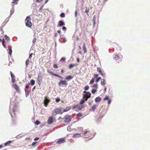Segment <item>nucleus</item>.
<instances>
[{
    "instance_id": "obj_56",
    "label": "nucleus",
    "mask_w": 150,
    "mask_h": 150,
    "mask_svg": "<svg viewBox=\"0 0 150 150\" xmlns=\"http://www.w3.org/2000/svg\"><path fill=\"white\" fill-rule=\"evenodd\" d=\"M36 143H37V142H34L32 143V146H34L36 144Z\"/></svg>"
},
{
    "instance_id": "obj_42",
    "label": "nucleus",
    "mask_w": 150,
    "mask_h": 150,
    "mask_svg": "<svg viewBox=\"0 0 150 150\" xmlns=\"http://www.w3.org/2000/svg\"><path fill=\"white\" fill-rule=\"evenodd\" d=\"M101 78L100 77H98V78H97L96 80V81L97 82H98L100 79H101Z\"/></svg>"
},
{
    "instance_id": "obj_34",
    "label": "nucleus",
    "mask_w": 150,
    "mask_h": 150,
    "mask_svg": "<svg viewBox=\"0 0 150 150\" xmlns=\"http://www.w3.org/2000/svg\"><path fill=\"white\" fill-rule=\"evenodd\" d=\"M60 16L61 18H64L65 17V14L63 13H61Z\"/></svg>"
},
{
    "instance_id": "obj_39",
    "label": "nucleus",
    "mask_w": 150,
    "mask_h": 150,
    "mask_svg": "<svg viewBox=\"0 0 150 150\" xmlns=\"http://www.w3.org/2000/svg\"><path fill=\"white\" fill-rule=\"evenodd\" d=\"M89 86H87L85 87L84 89L85 91H87L89 89Z\"/></svg>"
},
{
    "instance_id": "obj_30",
    "label": "nucleus",
    "mask_w": 150,
    "mask_h": 150,
    "mask_svg": "<svg viewBox=\"0 0 150 150\" xmlns=\"http://www.w3.org/2000/svg\"><path fill=\"white\" fill-rule=\"evenodd\" d=\"M76 65L75 64H71L69 65V67L70 69H71Z\"/></svg>"
},
{
    "instance_id": "obj_3",
    "label": "nucleus",
    "mask_w": 150,
    "mask_h": 150,
    "mask_svg": "<svg viewBox=\"0 0 150 150\" xmlns=\"http://www.w3.org/2000/svg\"><path fill=\"white\" fill-rule=\"evenodd\" d=\"M64 120V122L67 123H69L72 120L70 115H66L63 118Z\"/></svg>"
},
{
    "instance_id": "obj_64",
    "label": "nucleus",
    "mask_w": 150,
    "mask_h": 150,
    "mask_svg": "<svg viewBox=\"0 0 150 150\" xmlns=\"http://www.w3.org/2000/svg\"><path fill=\"white\" fill-rule=\"evenodd\" d=\"M43 5H42L40 8V9H39L40 11H41V10L42 8V7H43Z\"/></svg>"
},
{
    "instance_id": "obj_24",
    "label": "nucleus",
    "mask_w": 150,
    "mask_h": 150,
    "mask_svg": "<svg viewBox=\"0 0 150 150\" xmlns=\"http://www.w3.org/2000/svg\"><path fill=\"white\" fill-rule=\"evenodd\" d=\"M77 108L79 110H81L83 107V105H77Z\"/></svg>"
},
{
    "instance_id": "obj_41",
    "label": "nucleus",
    "mask_w": 150,
    "mask_h": 150,
    "mask_svg": "<svg viewBox=\"0 0 150 150\" xmlns=\"http://www.w3.org/2000/svg\"><path fill=\"white\" fill-rule=\"evenodd\" d=\"M60 100V99L59 98H57L56 99V102L57 103L59 102Z\"/></svg>"
},
{
    "instance_id": "obj_17",
    "label": "nucleus",
    "mask_w": 150,
    "mask_h": 150,
    "mask_svg": "<svg viewBox=\"0 0 150 150\" xmlns=\"http://www.w3.org/2000/svg\"><path fill=\"white\" fill-rule=\"evenodd\" d=\"M101 100V98L99 97L96 98L95 99V101L96 102H99Z\"/></svg>"
},
{
    "instance_id": "obj_48",
    "label": "nucleus",
    "mask_w": 150,
    "mask_h": 150,
    "mask_svg": "<svg viewBox=\"0 0 150 150\" xmlns=\"http://www.w3.org/2000/svg\"><path fill=\"white\" fill-rule=\"evenodd\" d=\"M62 30L65 31L66 30H67V29H66V27H65V26H63V27L62 28Z\"/></svg>"
},
{
    "instance_id": "obj_54",
    "label": "nucleus",
    "mask_w": 150,
    "mask_h": 150,
    "mask_svg": "<svg viewBox=\"0 0 150 150\" xmlns=\"http://www.w3.org/2000/svg\"><path fill=\"white\" fill-rule=\"evenodd\" d=\"M98 76V74H95L94 75V77L95 78H97V77Z\"/></svg>"
},
{
    "instance_id": "obj_7",
    "label": "nucleus",
    "mask_w": 150,
    "mask_h": 150,
    "mask_svg": "<svg viewBox=\"0 0 150 150\" xmlns=\"http://www.w3.org/2000/svg\"><path fill=\"white\" fill-rule=\"evenodd\" d=\"M50 102V100L46 97H45L44 102V103L46 107L47 106Z\"/></svg>"
},
{
    "instance_id": "obj_15",
    "label": "nucleus",
    "mask_w": 150,
    "mask_h": 150,
    "mask_svg": "<svg viewBox=\"0 0 150 150\" xmlns=\"http://www.w3.org/2000/svg\"><path fill=\"white\" fill-rule=\"evenodd\" d=\"M96 107H97V105H95V104L93 105V106H92V107L91 108V109L92 111L93 112L96 109Z\"/></svg>"
},
{
    "instance_id": "obj_4",
    "label": "nucleus",
    "mask_w": 150,
    "mask_h": 150,
    "mask_svg": "<svg viewBox=\"0 0 150 150\" xmlns=\"http://www.w3.org/2000/svg\"><path fill=\"white\" fill-rule=\"evenodd\" d=\"M42 77L41 75L39 74L37 78L38 83L39 85H40L41 83Z\"/></svg>"
},
{
    "instance_id": "obj_8",
    "label": "nucleus",
    "mask_w": 150,
    "mask_h": 150,
    "mask_svg": "<svg viewBox=\"0 0 150 150\" xmlns=\"http://www.w3.org/2000/svg\"><path fill=\"white\" fill-rule=\"evenodd\" d=\"M61 110L62 109L61 108H57L54 109V111L57 114H58L60 113L62 114L63 113V112H61Z\"/></svg>"
},
{
    "instance_id": "obj_25",
    "label": "nucleus",
    "mask_w": 150,
    "mask_h": 150,
    "mask_svg": "<svg viewBox=\"0 0 150 150\" xmlns=\"http://www.w3.org/2000/svg\"><path fill=\"white\" fill-rule=\"evenodd\" d=\"M14 8L13 7L12 8H11V9L10 11L11 13L10 14V15L11 16L12 15V14L14 13Z\"/></svg>"
},
{
    "instance_id": "obj_44",
    "label": "nucleus",
    "mask_w": 150,
    "mask_h": 150,
    "mask_svg": "<svg viewBox=\"0 0 150 150\" xmlns=\"http://www.w3.org/2000/svg\"><path fill=\"white\" fill-rule=\"evenodd\" d=\"M109 99V98L107 96H106V97L104 98L103 100H108Z\"/></svg>"
},
{
    "instance_id": "obj_60",
    "label": "nucleus",
    "mask_w": 150,
    "mask_h": 150,
    "mask_svg": "<svg viewBox=\"0 0 150 150\" xmlns=\"http://www.w3.org/2000/svg\"><path fill=\"white\" fill-rule=\"evenodd\" d=\"M75 17H76L77 16V11L76 10L75 12Z\"/></svg>"
},
{
    "instance_id": "obj_50",
    "label": "nucleus",
    "mask_w": 150,
    "mask_h": 150,
    "mask_svg": "<svg viewBox=\"0 0 150 150\" xmlns=\"http://www.w3.org/2000/svg\"><path fill=\"white\" fill-rule=\"evenodd\" d=\"M30 84V83H29L28 84L26 85L25 86V88L26 89H28L29 87V85Z\"/></svg>"
},
{
    "instance_id": "obj_37",
    "label": "nucleus",
    "mask_w": 150,
    "mask_h": 150,
    "mask_svg": "<svg viewBox=\"0 0 150 150\" xmlns=\"http://www.w3.org/2000/svg\"><path fill=\"white\" fill-rule=\"evenodd\" d=\"M61 39L63 40V42H65L66 41V38L65 37H62L61 38Z\"/></svg>"
},
{
    "instance_id": "obj_16",
    "label": "nucleus",
    "mask_w": 150,
    "mask_h": 150,
    "mask_svg": "<svg viewBox=\"0 0 150 150\" xmlns=\"http://www.w3.org/2000/svg\"><path fill=\"white\" fill-rule=\"evenodd\" d=\"M83 50L84 51V53H86L87 52L85 46V43H83Z\"/></svg>"
},
{
    "instance_id": "obj_46",
    "label": "nucleus",
    "mask_w": 150,
    "mask_h": 150,
    "mask_svg": "<svg viewBox=\"0 0 150 150\" xmlns=\"http://www.w3.org/2000/svg\"><path fill=\"white\" fill-rule=\"evenodd\" d=\"M9 19H10L9 18H8L6 19L5 21V23H7V22L8 21Z\"/></svg>"
},
{
    "instance_id": "obj_11",
    "label": "nucleus",
    "mask_w": 150,
    "mask_h": 150,
    "mask_svg": "<svg viewBox=\"0 0 150 150\" xmlns=\"http://www.w3.org/2000/svg\"><path fill=\"white\" fill-rule=\"evenodd\" d=\"M53 117L52 116L49 117L48 120V123L49 124H51L53 122Z\"/></svg>"
},
{
    "instance_id": "obj_63",
    "label": "nucleus",
    "mask_w": 150,
    "mask_h": 150,
    "mask_svg": "<svg viewBox=\"0 0 150 150\" xmlns=\"http://www.w3.org/2000/svg\"><path fill=\"white\" fill-rule=\"evenodd\" d=\"M77 105H75L74 106H73V109H75V108H77Z\"/></svg>"
},
{
    "instance_id": "obj_45",
    "label": "nucleus",
    "mask_w": 150,
    "mask_h": 150,
    "mask_svg": "<svg viewBox=\"0 0 150 150\" xmlns=\"http://www.w3.org/2000/svg\"><path fill=\"white\" fill-rule=\"evenodd\" d=\"M48 73L50 74L53 76L54 73L52 71H48Z\"/></svg>"
},
{
    "instance_id": "obj_2",
    "label": "nucleus",
    "mask_w": 150,
    "mask_h": 150,
    "mask_svg": "<svg viewBox=\"0 0 150 150\" xmlns=\"http://www.w3.org/2000/svg\"><path fill=\"white\" fill-rule=\"evenodd\" d=\"M83 93H85V94L83 96V99H85V100L87 101L88 98H90L91 94L89 92H86L85 91H84Z\"/></svg>"
},
{
    "instance_id": "obj_6",
    "label": "nucleus",
    "mask_w": 150,
    "mask_h": 150,
    "mask_svg": "<svg viewBox=\"0 0 150 150\" xmlns=\"http://www.w3.org/2000/svg\"><path fill=\"white\" fill-rule=\"evenodd\" d=\"M16 105H14L13 106V113H12L11 112V110H9V112L11 115V116L12 117L13 116V114L15 115V111L16 110Z\"/></svg>"
},
{
    "instance_id": "obj_52",
    "label": "nucleus",
    "mask_w": 150,
    "mask_h": 150,
    "mask_svg": "<svg viewBox=\"0 0 150 150\" xmlns=\"http://www.w3.org/2000/svg\"><path fill=\"white\" fill-rule=\"evenodd\" d=\"M5 41L4 39H3L2 40V44L4 45V44H5Z\"/></svg>"
},
{
    "instance_id": "obj_5",
    "label": "nucleus",
    "mask_w": 150,
    "mask_h": 150,
    "mask_svg": "<svg viewBox=\"0 0 150 150\" xmlns=\"http://www.w3.org/2000/svg\"><path fill=\"white\" fill-rule=\"evenodd\" d=\"M65 141V138H62L59 139L58 140L57 142V143L58 144H61L64 143Z\"/></svg>"
},
{
    "instance_id": "obj_22",
    "label": "nucleus",
    "mask_w": 150,
    "mask_h": 150,
    "mask_svg": "<svg viewBox=\"0 0 150 150\" xmlns=\"http://www.w3.org/2000/svg\"><path fill=\"white\" fill-rule=\"evenodd\" d=\"M105 83V80L104 79H102L101 81V84L102 85H103Z\"/></svg>"
},
{
    "instance_id": "obj_40",
    "label": "nucleus",
    "mask_w": 150,
    "mask_h": 150,
    "mask_svg": "<svg viewBox=\"0 0 150 150\" xmlns=\"http://www.w3.org/2000/svg\"><path fill=\"white\" fill-rule=\"evenodd\" d=\"M40 122L38 120H37L35 122V124H36V125H39L40 124Z\"/></svg>"
},
{
    "instance_id": "obj_62",
    "label": "nucleus",
    "mask_w": 150,
    "mask_h": 150,
    "mask_svg": "<svg viewBox=\"0 0 150 150\" xmlns=\"http://www.w3.org/2000/svg\"><path fill=\"white\" fill-rule=\"evenodd\" d=\"M87 132L88 133L89 132L88 131H86V130H85L84 131V134H86Z\"/></svg>"
},
{
    "instance_id": "obj_32",
    "label": "nucleus",
    "mask_w": 150,
    "mask_h": 150,
    "mask_svg": "<svg viewBox=\"0 0 150 150\" xmlns=\"http://www.w3.org/2000/svg\"><path fill=\"white\" fill-rule=\"evenodd\" d=\"M97 91V90L96 89H93L91 91V92L92 93L94 94Z\"/></svg>"
},
{
    "instance_id": "obj_53",
    "label": "nucleus",
    "mask_w": 150,
    "mask_h": 150,
    "mask_svg": "<svg viewBox=\"0 0 150 150\" xmlns=\"http://www.w3.org/2000/svg\"><path fill=\"white\" fill-rule=\"evenodd\" d=\"M39 139V138L38 137H36L34 139V141H37Z\"/></svg>"
},
{
    "instance_id": "obj_10",
    "label": "nucleus",
    "mask_w": 150,
    "mask_h": 150,
    "mask_svg": "<svg viewBox=\"0 0 150 150\" xmlns=\"http://www.w3.org/2000/svg\"><path fill=\"white\" fill-rule=\"evenodd\" d=\"M68 84L67 82L66 81L61 80V81L59 82V86H60L61 85H67Z\"/></svg>"
},
{
    "instance_id": "obj_9",
    "label": "nucleus",
    "mask_w": 150,
    "mask_h": 150,
    "mask_svg": "<svg viewBox=\"0 0 150 150\" xmlns=\"http://www.w3.org/2000/svg\"><path fill=\"white\" fill-rule=\"evenodd\" d=\"M13 88L16 90V91L18 92H19L20 90L19 87L16 84H13Z\"/></svg>"
},
{
    "instance_id": "obj_23",
    "label": "nucleus",
    "mask_w": 150,
    "mask_h": 150,
    "mask_svg": "<svg viewBox=\"0 0 150 150\" xmlns=\"http://www.w3.org/2000/svg\"><path fill=\"white\" fill-rule=\"evenodd\" d=\"M120 58V57L118 55H116L115 57H114L113 59L115 60H117L119 59Z\"/></svg>"
},
{
    "instance_id": "obj_14",
    "label": "nucleus",
    "mask_w": 150,
    "mask_h": 150,
    "mask_svg": "<svg viewBox=\"0 0 150 150\" xmlns=\"http://www.w3.org/2000/svg\"><path fill=\"white\" fill-rule=\"evenodd\" d=\"M74 77L72 76H69L65 78V79L68 81H69L73 78Z\"/></svg>"
},
{
    "instance_id": "obj_57",
    "label": "nucleus",
    "mask_w": 150,
    "mask_h": 150,
    "mask_svg": "<svg viewBox=\"0 0 150 150\" xmlns=\"http://www.w3.org/2000/svg\"><path fill=\"white\" fill-rule=\"evenodd\" d=\"M35 41H36V38H34L33 39V43H34L35 42Z\"/></svg>"
},
{
    "instance_id": "obj_61",
    "label": "nucleus",
    "mask_w": 150,
    "mask_h": 150,
    "mask_svg": "<svg viewBox=\"0 0 150 150\" xmlns=\"http://www.w3.org/2000/svg\"><path fill=\"white\" fill-rule=\"evenodd\" d=\"M36 1L37 2L40 3L43 0H36Z\"/></svg>"
},
{
    "instance_id": "obj_33",
    "label": "nucleus",
    "mask_w": 150,
    "mask_h": 150,
    "mask_svg": "<svg viewBox=\"0 0 150 150\" xmlns=\"http://www.w3.org/2000/svg\"><path fill=\"white\" fill-rule=\"evenodd\" d=\"M89 8H86V10L85 11V12L86 13H87V14L88 16V12H89Z\"/></svg>"
},
{
    "instance_id": "obj_28",
    "label": "nucleus",
    "mask_w": 150,
    "mask_h": 150,
    "mask_svg": "<svg viewBox=\"0 0 150 150\" xmlns=\"http://www.w3.org/2000/svg\"><path fill=\"white\" fill-rule=\"evenodd\" d=\"M30 83L31 85L33 86L35 84V81L34 80L32 79L30 81Z\"/></svg>"
},
{
    "instance_id": "obj_27",
    "label": "nucleus",
    "mask_w": 150,
    "mask_h": 150,
    "mask_svg": "<svg viewBox=\"0 0 150 150\" xmlns=\"http://www.w3.org/2000/svg\"><path fill=\"white\" fill-rule=\"evenodd\" d=\"M29 62V59H28L26 60L25 62V66L26 67H27L28 66V64Z\"/></svg>"
},
{
    "instance_id": "obj_59",
    "label": "nucleus",
    "mask_w": 150,
    "mask_h": 150,
    "mask_svg": "<svg viewBox=\"0 0 150 150\" xmlns=\"http://www.w3.org/2000/svg\"><path fill=\"white\" fill-rule=\"evenodd\" d=\"M53 76H56L57 77H58L59 76V75L58 74H54H54Z\"/></svg>"
},
{
    "instance_id": "obj_21",
    "label": "nucleus",
    "mask_w": 150,
    "mask_h": 150,
    "mask_svg": "<svg viewBox=\"0 0 150 150\" xmlns=\"http://www.w3.org/2000/svg\"><path fill=\"white\" fill-rule=\"evenodd\" d=\"M25 96L26 97H28L29 95L30 91L29 90H27L26 89L25 90Z\"/></svg>"
},
{
    "instance_id": "obj_47",
    "label": "nucleus",
    "mask_w": 150,
    "mask_h": 150,
    "mask_svg": "<svg viewBox=\"0 0 150 150\" xmlns=\"http://www.w3.org/2000/svg\"><path fill=\"white\" fill-rule=\"evenodd\" d=\"M53 67L55 69L57 68L58 67L57 65L56 64H55L53 65Z\"/></svg>"
},
{
    "instance_id": "obj_36",
    "label": "nucleus",
    "mask_w": 150,
    "mask_h": 150,
    "mask_svg": "<svg viewBox=\"0 0 150 150\" xmlns=\"http://www.w3.org/2000/svg\"><path fill=\"white\" fill-rule=\"evenodd\" d=\"M10 73L11 74V77L12 79H14L15 76L14 74H12V72L10 71Z\"/></svg>"
},
{
    "instance_id": "obj_51",
    "label": "nucleus",
    "mask_w": 150,
    "mask_h": 150,
    "mask_svg": "<svg viewBox=\"0 0 150 150\" xmlns=\"http://www.w3.org/2000/svg\"><path fill=\"white\" fill-rule=\"evenodd\" d=\"M33 54V53H31L30 55H29V58L30 59H31L32 57V55Z\"/></svg>"
},
{
    "instance_id": "obj_12",
    "label": "nucleus",
    "mask_w": 150,
    "mask_h": 150,
    "mask_svg": "<svg viewBox=\"0 0 150 150\" xmlns=\"http://www.w3.org/2000/svg\"><path fill=\"white\" fill-rule=\"evenodd\" d=\"M97 70L100 73L101 75L103 76V77H104L105 76V74L103 73L102 70L101 68L100 67H98L97 68Z\"/></svg>"
},
{
    "instance_id": "obj_20",
    "label": "nucleus",
    "mask_w": 150,
    "mask_h": 150,
    "mask_svg": "<svg viewBox=\"0 0 150 150\" xmlns=\"http://www.w3.org/2000/svg\"><path fill=\"white\" fill-rule=\"evenodd\" d=\"M4 38L5 39L7 40L8 42H9L10 41V38L8 36L6 35H4Z\"/></svg>"
},
{
    "instance_id": "obj_1",
    "label": "nucleus",
    "mask_w": 150,
    "mask_h": 150,
    "mask_svg": "<svg viewBox=\"0 0 150 150\" xmlns=\"http://www.w3.org/2000/svg\"><path fill=\"white\" fill-rule=\"evenodd\" d=\"M31 18L30 16H27L25 20L26 26L28 28H31L32 25V23L30 22Z\"/></svg>"
},
{
    "instance_id": "obj_38",
    "label": "nucleus",
    "mask_w": 150,
    "mask_h": 150,
    "mask_svg": "<svg viewBox=\"0 0 150 150\" xmlns=\"http://www.w3.org/2000/svg\"><path fill=\"white\" fill-rule=\"evenodd\" d=\"M93 88H97L98 87V84L97 83H95L93 85Z\"/></svg>"
},
{
    "instance_id": "obj_18",
    "label": "nucleus",
    "mask_w": 150,
    "mask_h": 150,
    "mask_svg": "<svg viewBox=\"0 0 150 150\" xmlns=\"http://www.w3.org/2000/svg\"><path fill=\"white\" fill-rule=\"evenodd\" d=\"M81 136V134H76L73 135V137L74 138H76L80 137Z\"/></svg>"
},
{
    "instance_id": "obj_35",
    "label": "nucleus",
    "mask_w": 150,
    "mask_h": 150,
    "mask_svg": "<svg viewBox=\"0 0 150 150\" xmlns=\"http://www.w3.org/2000/svg\"><path fill=\"white\" fill-rule=\"evenodd\" d=\"M8 53L9 55L11 56L12 53V50L11 48L9 49V52H8Z\"/></svg>"
},
{
    "instance_id": "obj_31",
    "label": "nucleus",
    "mask_w": 150,
    "mask_h": 150,
    "mask_svg": "<svg viewBox=\"0 0 150 150\" xmlns=\"http://www.w3.org/2000/svg\"><path fill=\"white\" fill-rule=\"evenodd\" d=\"M95 80V79L94 78H92L91 79V80L90 81L89 83L90 84H93Z\"/></svg>"
},
{
    "instance_id": "obj_29",
    "label": "nucleus",
    "mask_w": 150,
    "mask_h": 150,
    "mask_svg": "<svg viewBox=\"0 0 150 150\" xmlns=\"http://www.w3.org/2000/svg\"><path fill=\"white\" fill-rule=\"evenodd\" d=\"M86 101L85 100V99H81L80 102V104H83L85 101Z\"/></svg>"
},
{
    "instance_id": "obj_58",
    "label": "nucleus",
    "mask_w": 150,
    "mask_h": 150,
    "mask_svg": "<svg viewBox=\"0 0 150 150\" xmlns=\"http://www.w3.org/2000/svg\"><path fill=\"white\" fill-rule=\"evenodd\" d=\"M17 1V0H13L12 3H16V4H17V3H16V2Z\"/></svg>"
},
{
    "instance_id": "obj_43",
    "label": "nucleus",
    "mask_w": 150,
    "mask_h": 150,
    "mask_svg": "<svg viewBox=\"0 0 150 150\" xmlns=\"http://www.w3.org/2000/svg\"><path fill=\"white\" fill-rule=\"evenodd\" d=\"M82 116V115L81 113H79L78 114H77L76 115V116L77 117H81V116Z\"/></svg>"
},
{
    "instance_id": "obj_26",
    "label": "nucleus",
    "mask_w": 150,
    "mask_h": 150,
    "mask_svg": "<svg viewBox=\"0 0 150 150\" xmlns=\"http://www.w3.org/2000/svg\"><path fill=\"white\" fill-rule=\"evenodd\" d=\"M13 141H9L6 142L4 144V146H6L8 145L9 144L11 143Z\"/></svg>"
},
{
    "instance_id": "obj_19",
    "label": "nucleus",
    "mask_w": 150,
    "mask_h": 150,
    "mask_svg": "<svg viewBox=\"0 0 150 150\" xmlns=\"http://www.w3.org/2000/svg\"><path fill=\"white\" fill-rule=\"evenodd\" d=\"M71 108L70 107H69V106L67 107L66 108L64 109V110L63 112H67V111H69V110L71 109Z\"/></svg>"
},
{
    "instance_id": "obj_49",
    "label": "nucleus",
    "mask_w": 150,
    "mask_h": 150,
    "mask_svg": "<svg viewBox=\"0 0 150 150\" xmlns=\"http://www.w3.org/2000/svg\"><path fill=\"white\" fill-rule=\"evenodd\" d=\"M66 60V58L65 57H63L60 60V61H65Z\"/></svg>"
},
{
    "instance_id": "obj_55",
    "label": "nucleus",
    "mask_w": 150,
    "mask_h": 150,
    "mask_svg": "<svg viewBox=\"0 0 150 150\" xmlns=\"http://www.w3.org/2000/svg\"><path fill=\"white\" fill-rule=\"evenodd\" d=\"M111 100L110 99H109L108 100V104H110L111 103Z\"/></svg>"
},
{
    "instance_id": "obj_13",
    "label": "nucleus",
    "mask_w": 150,
    "mask_h": 150,
    "mask_svg": "<svg viewBox=\"0 0 150 150\" xmlns=\"http://www.w3.org/2000/svg\"><path fill=\"white\" fill-rule=\"evenodd\" d=\"M58 25L59 27H62L65 25V23L63 21H60L58 23Z\"/></svg>"
}]
</instances>
